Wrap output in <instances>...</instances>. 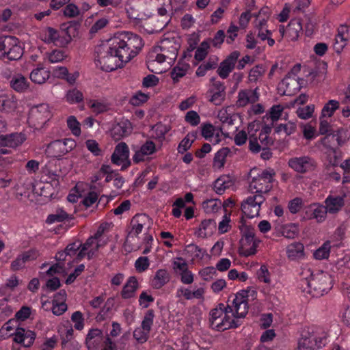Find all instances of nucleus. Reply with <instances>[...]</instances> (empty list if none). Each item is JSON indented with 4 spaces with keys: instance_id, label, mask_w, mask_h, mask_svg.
<instances>
[{
    "instance_id": "nucleus-1",
    "label": "nucleus",
    "mask_w": 350,
    "mask_h": 350,
    "mask_svg": "<svg viewBox=\"0 0 350 350\" xmlns=\"http://www.w3.org/2000/svg\"><path fill=\"white\" fill-rule=\"evenodd\" d=\"M111 40V45L119 53V60L124 63L135 57L144 46L140 36L129 31L118 33Z\"/></svg>"
},
{
    "instance_id": "nucleus-2",
    "label": "nucleus",
    "mask_w": 350,
    "mask_h": 350,
    "mask_svg": "<svg viewBox=\"0 0 350 350\" xmlns=\"http://www.w3.org/2000/svg\"><path fill=\"white\" fill-rule=\"evenodd\" d=\"M116 57L119 59V53L111 45V39L95 48V64L102 70L105 72L115 70L118 66Z\"/></svg>"
},
{
    "instance_id": "nucleus-3",
    "label": "nucleus",
    "mask_w": 350,
    "mask_h": 350,
    "mask_svg": "<svg viewBox=\"0 0 350 350\" xmlns=\"http://www.w3.org/2000/svg\"><path fill=\"white\" fill-rule=\"evenodd\" d=\"M23 48L19 40L12 36H0V59L3 61H18L23 55Z\"/></svg>"
},
{
    "instance_id": "nucleus-4",
    "label": "nucleus",
    "mask_w": 350,
    "mask_h": 350,
    "mask_svg": "<svg viewBox=\"0 0 350 350\" xmlns=\"http://www.w3.org/2000/svg\"><path fill=\"white\" fill-rule=\"evenodd\" d=\"M257 171V168H253L250 172V176L252 178L250 189L256 190V193H268L272 189L275 173L273 169H265L260 173L256 174Z\"/></svg>"
},
{
    "instance_id": "nucleus-5",
    "label": "nucleus",
    "mask_w": 350,
    "mask_h": 350,
    "mask_svg": "<svg viewBox=\"0 0 350 350\" xmlns=\"http://www.w3.org/2000/svg\"><path fill=\"white\" fill-rule=\"evenodd\" d=\"M310 282V290L305 293L312 295V297L323 296L332 288L330 276L323 272L314 275L313 280Z\"/></svg>"
},
{
    "instance_id": "nucleus-6",
    "label": "nucleus",
    "mask_w": 350,
    "mask_h": 350,
    "mask_svg": "<svg viewBox=\"0 0 350 350\" xmlns=\"http://www.w3.org/2000/svg\"><path fill=\"white\" fill-rule=\"evenodd\" d=\"M75 146L76 142L72 139L55 140L47 146L46 152L51 157L60 158L70 152Z\"/></svg>"
},
{
    "instance_id": "nucleus-7",
    "label": "nucleus",
    "mask_w": 350,
    "mask_h": 350,
    "mask_svg": "<svg viewBox=\"0 0 350 350\" xmlns=\"http://www.w3.org/2000/svg\"><path fill=\"white\" fill-rule=\"evenodd\" d=\"M288 164L293 170L301 174L314 171L317 166L316 161L309 156L293 157L288 160Z\"/></svg>"
},
{
    "instance_id": "nucleus-8",
    "label": "nucleus",
    "mask_w": 350,
    "mask_h": 350,
    "mask_svg": "<svg viewBox=\"0 0 350 350\" xmlns=\"http://www.w3.org/2000/svg\"><path fill=\"white\" fill-rule=\"evenodd\" d=\"M111 162L113 164L120 165L122 164L121 170H124L131 164L129 159V149L125 142H120L116 145L114 151L111 157Z\"/></svg>"
},
{
    "instance_id": "nucleus-9",
    "label": "nucleus",
    "mask_w": 350,
    "mask_h": 350,
    "mask_svg": "<svg viewBox=\"0 0 350 350\" xmlns=\"http://www.w3.org/2000/svg\"><path fill=\"white\" fill-rule=\"evenodd\" d=\"M161 51L171 62L176 59L178 51L180 47V38L176 37L164 38L158 45Z\"/></svg>"
},
{
    "instance_id": "nucleus-10",
    "label": "nucleus",
    "mask_w": 350,
    "mask_h": 350,
    "mask_svg": "<svg viewBox=\"0 0 350 350\" xmlns=\"http://www.w3.org/2000/svg\"><path fill=\"white\" fill-rule=\"evenodd\" d=\"M240 56V52L234 51L232 52L226 58L223 60L217 70L219 76L222 79H226L230 73L233 70L238 58Z\"/></svg>"
},
{
    "instance_id": "nucleus-11",
    "label": "nucleus",
    "mask_w": 350,
    "mask_h": 350,
    "mask_svg": "<svg viewBox=\"0 0 350 350\" xmlns=\"http://www.w3.org/2000/svg\"><path fill=\"white\" fill-rule=\"evenodd\" d=\"M324 338H317L309 332L302 334L301 338L299 340L298 347L299 350H314L319 349L323 346Z\"/></svg>"
},
{
    "instance_id": "nucleus-12",
    "label": "nucleus",
    "mask_w": 350,
    "mask_h": 350,
    "mask_svg": "<svg viewBox=\"0 0 350 350\" xmlns=\"http://www.w3.org/2000/svg\"><path fill=\"white\" fill-rule=\"evenodd\" d=\"M10 336H14L13 340L18 344H22L25 347H31L36 337V334L31 330H26L23 327H17L14 334Z\"/></svg>"
},
{
    "instance_id": "nucleus-13",
    "label": "nucleus",
    "mask_w": 350,
    "mask_h": 350,
    "mask_svg": "<svg viewBox=\"0 0 350 350\" xmlns=\"http://www.w3.org/2000/svg\"><path fill=\"white\" fill-rule=\"evenodd\" d=\"M349 139L348 131L341 128L338 129L336 132L329 133L324 137L321 140V143L325 147H330V146H332L331 142L335 140L337 142L338 146H341L345 144Z\"/></svg>"
},
{
    "instance_id": "nucleus-14",
    "label": "nucleus",
    "mask_w": 350,
    "mask_h": 350,
    "mask_svg": "<svg viewBox=\"0 0 350 350\" xmlns=\"http://www.w3.org/2000/svg\"><path fill=\"white\" fill-rule=\"evenodd\" d=\"M300 81H302V79L292 77L291 73H288L280 84L286 88L282 95L291 96L299 91L301 88Z\"/></svg>"
},
{
    "instance_id": "nucleus-15",
    "label": "nucleus",
    "mask_w": 350,
    "mask_h": 350,
    "mask_svg": "<svg viewBox=\"0 0 350 350\" xmlns=\"http://www.w3.org/2000/svg\"><path fill=\"white\" fill-rule=\"evenodd\" d=\"M260 242L256 237H242L240 240L239 254L246 257L255 254Z\"/></svg>"
},
{
    "instance_id": "nucleus-16",
    "label": "nucleus",
    "mask_w": 350,
    "mask_h": 350,
    "mask_svg": "<svg viewBox=\"0 0 350 350\" xmlns=\"http://www.w3.org/2000/svg\"><path fill=\"white\" fill-rule=\"evenodd\" d=\"M238 99L237 105L238 107H245L249 103H255L259 100V94L258 88L254 90H241L238 93Z\"/></svg>"
},
{
    "instance_id": "nucleus-17",
    "label": "nucleus",
    "mask_w": 350,
    "mask_h": 350,
    "mask_svg": "<svg viewBox=\"0 0 350 350\" xmlns=\"http://www.w3.org/2000/svg\"><path fill=\"white\" fill-rule=\"evenodd\" d=\"M31 116L38 121L40 124H44L52 116L48 104L42 103L31 110Z\"/></svg>"
},
{
    "instance_id": "nucleus-18",
    "label": "nucleus",
    "mask_w": 350,
    "mask_h": 350,
    "mask_svg": "<svg viewBox=\"0 0 350 350\" xmlns=\"http://www.w3.org/2000/svg\"><path fill=\"white\" fill-rule=\"evenodd\" d=\"M244 297V295L237 293L232 300V306L235 310L233 315L235 319L243 318L248 312V301Z\"/></svg>"
},
{
    "instance_id": "nucleus-19",
    "label": "nucleus",
    "mask_w": 350,
    "mask_h": 350,
    "mask_svg": "<svg viewBox=\"0 0 350 350\" xmlns=\"http://www.w3.org/2000/svg\"><path fill=\"white\" fill-rule=\"evenodd\" d=\"M302 31V25L299 19H292L288 25H287L286 29L284 27L280 28V32L282 36L285 33L286 36L291 40H296L299 36V33Z\"/></svg>"
},
{
    "instance_id": "nucleus-20",
    "label": "nucleus",
    "mask_w": 350,
    "mask_h": 350,
    "mask_svg": "<svg viewBox=\"0 0 350 350\" xmlns=\"http://www.w3.org/2000/svg\"><path fill=\"white\" fill-rule=\"evenodd\" d=\"M166 59L165 54L161 51V49L159 46H154L152 50L149 52L147 61V66L149 70L154 73H160L161 71H158L156 69L152 68V66L155 64V62L163 63Z\"/></svg>"
},
{
    "instance_id": "nucleus-21",
    "label": "nucleus",
    "mask_w": 350,
    "mask_h": 350,
    "mask_svg": "<svg viewBox=\"0 0 350 350\" xmlns=\"http://www.w3.org/2000/svg\"><path fill=\"white\" fill-rule=\"evenodd\" d=\"M25 139V135L21 133H15L5 135H0V146L15 148L22 144Z\"/></svg>"
},
{
    "instance_id": "nucleus-22",
    "label": "nucleus",
    "mask_w": 350,
    "mask_h": 350,
    "mask_svg": "<svg viewBox=\"0 0 350 350\" xmlns=\"http://www.w3.org/2000/svg\"><path fill=\"white\" fill-rule=\"evenodd\" d=\"M156 151L155 144L150 140H148L144 144L139 150H137L133 157V160L135 163L144 161V157L153 154Z\"/></svg>"
},
{
    "instance_id": "nucleus-23",
    "label": "nucleus",
    "mask_w": 350,
    "mask_h": 350,
    "mask_svg": "<svg viewBox=\"0 0 350 350\" xmlns=\"http://www.w3.org/2000/svg\"><path fill=\"white\" fill-rule=\"evenodd\" d=\"M131 131V123L128 120L122 121L113 126L111 130V135L115 141H118L129 135Z\"/></svg>"
},
{
    "instance_id": "nucleus-24",
    "label": "nucleus",
    "mask_w": 350,
    "mask_h": 350,
    "mask_svg": "<svg viewBox=\"0 0 350 350\" xmlns=\"http://www.w3.org/2000/svg\"><path fill=\"white\" fill-rule=\"evenodd\" d=\"M81 26V23L77 21H71L62 25V33L65 34L64 44H68L72 40V37H75L77 34V31ZM63 44V42H61Z\"/></svg>"
},
{
    "instance_id": "nucleus-25",
    "label": "nucleus",
    "mask_w": 350,
    "mask_h": 350,
    "mask_svg": "<svg viewBox=\"0 0 350 350\" xmlns=\"http://www.w3.org/2000/svg\"><path fill=\"white\" fill-rule=\"evenodd\" d=\"M249 149L253 153H258L262 150L260 157L264 160H268L272 156L269 147H261L254 135H251L249 138Z\"/></svg>"
},
{
    "instance_id": "nucleus-26",
    "label": "nucleus",
    "mask_w": 350,
    "mask_h": 350,
    "mask_svg": "<svg viewBox=\"0 0 350 350\" xmlns=\"http://www.w3.org/2000/svg\"><path fill=\"white\" fill-rule=\"evenodd\" d=\"M148 219V216L145 214L135 215L131 221L132 230L129 234L137 236L142 232L144 226L146 225Z\"/></svg>"
},
{
    "instance_id": "nucleus-27",
    "label": "nucleus",
    "mask_w": 350,
    "mask_h": 350,
    "mask_svg": "<svg viewBox=\"0 0 350 350\" xmlns=\"http://www.w3.org/2000/svg\"><path fill=\"white\" fill-rule=\"evenodd\" d=\"M138 287L139 284L137 278L135 276L129 277L121 291L122 297L123 299L133 297Z\"/></svg>"
},
{
    "instance_id": "nucleus-28",
    "label": "nucleus",
    "mask_w": 350,
    "mask_h": 350,
    "mask_svg": "<svg viewBox=\"0 0 350 350\" xmlns=\"http://www.w3.org/2000/svg\"><path fill=\"white\" fill-rule=\"evenodd\" d=\"M325 208L328 213H337L344 206V198L341 196H329L325 201Z\"/></svg>"
},
{
    "instance_id": "nucleus-29",
    "label": "nucleus",
    "mask_w": 350,
    "mask_h": 350,
    "mask_svg": "<svg viewBox=\"0 0 350 350\" xmlns=\"http://www.w3.org/2000/svg\"><path fill=\"white\" fill-rule=\"evenodd\" d=\"M42 40L46 43H55L57 44L59 40L61 37L64 39L66 37L65 34L59 33L57 29L47 27L42 30Z\"/></svg>"
},
{
    "instance_id": "nucleus-30",
    "label": "nucleus",
    "mask_w": 350,
    "mask_h": 350,
    "mask_svg": "<svg viewBox=\"0 0 350 350\" xmlns=\"http://www.w3.org/2000/svg\"><path fill=\"white\" fill-rule=\"evenodd\" d=\"M286 254L289 259L296 260L304 256V246L300 242H295L286 247Z\"/></svg>"
},
{
    "instance_id": "nucleus-31",
    "label": "nucleus",
    "mask_w": 350,
    "mask_h": 350,
    "mask_svg": "<svg viewBox=\"0 0 350 350\" xmlns=\"http://www.w3.org/2000/svg\"><path fill=\"white\" fill-rule=\"evenodd\" d=\"M10 87L18 92H23L29 88L27 79L21 74L12 77L10 81Z\"/></svg>"
},
{
    "instance_id": "nucleus-32",
    "label": "nucleus",
    "mask_w": 350,
    "mask_h": 350,
    "mask_svg": "<svg viewBox=\"0 0 350 350\" xmlns=\"http://www.w3.org/2000/svg\"><path fill=\"white\" fill-rule=\"evenodd\" d=\"M170 275L165 269H159L152 280V286L159 289L170 281Z\"/></svg>"
},
{
    "instance_id": "nucleus-33",
    "label": "nucleus",
    "mask_w": 350,
    "mask_h": 350,
    "mask_svg": "<svg viewBox=\"0 0 350 350\" xmlns=\"http://www.w3.org/2000/svg\"><path fill=\"white\" fill-rule=\"evenodd\" d=\"M308 212L310 213V218H314L319 222H321L325 219L328 211L325 206L313 204L309 206Z\"/></svg>"
},
{
    "instance_id": "nucleus-34",
    "label": "nucleus",
    "mask_w": 350,
    "mask_h": 350,
    "mask_svg": "<svg viewBox=\"0 0 350 350\" xmlns=\"http://www.w3.org/2000/svg\"><path fill=\"white\" fill-rule=\"evenodd\" d=\"M74 219L73 215L68 214L63 208H57L55 213L51 214L46 219V223L53 224L55 222H62L65 220H72Z\"/></svg>"
},
{
    "instance_id": "nucleus-35",
    "label": "nucleus",
    "mask_w": 350,
    "mask_h": 350,
    "mask_svg": "<svg viewBox=\"0 0 350 350\" xmlns=\"http://www.w3.org/2000/svg\"><path fill=\"white\" fill-rule=\"evenodd\" d=\"M240 325L239 319H232L228 314H225L220 320L219 323H217L216 329L218 331H224L230 328H236Z\"/></svg>"
},
{
    "instance_id": "nucleus-36",
    "label": "nucleus",
    "mask_w": 350,
    "mask_h": 350,
    "mask_svg": "<svg viewBox=\"0 0 350 350\" xmlns=\"http://www.w3.org/2000/svg\"><path fill=\"white\" fill-rule=\"evenodd\" d=\"M314 275L312 274V272L310 269L306 268L303 269L301 272V278L299 280V288L302 292L305 293L306 291L310 290V282L313 280V277Z\"/></svg>"
},
{
    "instance_id": "nucleus-37",
    "label": "nucleus",
    "mask_w": 350,
    "mask_h": 350,
    "mask_svg": "<svg viewBox=\"0 0 350 350\" xmlns=\"http://www.w3.org/2000/svg\"><path fill=\"white\" fill-rule=\"evenodd\" d=\"M50 77V72L44 68L33 69L30 74V79L32 82L38 84L44 83Z\"/></svg>"
},
{
    "instance_id": "nucleus-38",
    "label": "nucleus",
    "mask_w": 350,
    "mask_h": 350,
    "mask_svg": "<svg viewBox=\"0 0 350 350\" xmlns=\"http://www.w3.org/2000/svg\"><path fill=\"white\" fill-rule=\"evenodd\" d=\"M241 208L242 213L249 218H253L255 216H258L260 209L259 206L254 203H250L248 202V198L241 203Z\"/></svg>"
},
{
    "instance_id": "nucleus-39",
    "label": "nucleus",
    "mask_w": 350,
    "mask_h": 350,
    "mask_svg": "<svg viewBox=\"0 0 350 350\" xmlns=\"http://www.w3.org/2000/svg\"><path fill=\"white\" fill-rule=\"evenodd\" d=\"M16 101L13 96L8 95L0 96V110L10 112L14 111L16 108Z\"/></svg>"
},
{
    "instance_id": "nucleus-40",
    "label": "nucleus",
    "mask_w": 350,
    "mask_h": 350,
    "mask_svg": "<svg viewBox=\"0 0 350 350\" xmlns=\"http://www.w3.org/2000/svg\"><path fill=\"white\" fill-rule=\"evenodd\" d=\"M230 152L228 148H222L217 152L213 159V167L221 169L224 167L226 158Z\"/></svg>"
},
{
    "instance_id": "nucleus-41",
    "label": "nucleus",
    "mask_w": 350,
    "mask_h": 350,
    "mask_svg": "<svg viewBox=\"0 0 350 350\" xmlns=\"http://www.w3.org/2000/svg\"><path fill=\"white\" fill-rule=\"evenodd\" d=\"M189 68V65L188 64H180V63L178 62L170 72L171 77L174 82L177 83L180 78L183 77L186 75Z\"/></svg>"
},
{
    "instance_id": "nucleus-42",
    "label": "nucleus",
    "mask_w": 350,
    "mask_h": 350,
    "mask_svg": "<svg viewBox=\"0 0 350 350\" xmlns=\"http://www.w3.org/2000/svg\"><path fill=\"white\" fill-rule=\"evenodd\" d=\"M216 229V222L214 219H204L201 222L199 228V236L206 237L208 234H211Z\"/></svg>"
},
{
    "instance_id": "nucleus-43",
    "label": "nucleus",
    "mask_w": 350,
    "mask_h": 350,
    "mask_svg": "<svg viewBox=\"0 0 350 350\" xmlns=\"http://www.w3.org/2000/svg\"><path fill=\"white\" fill-rule=\"evenodd\" d=\"M102 335L103 332L99 329H90L85 338V342L88 348L90 349L91 348L95 347L96 345L98 344L99 340L96 341L94 339L97 337L100 338L102 337Z\"/></svg>"
},
{
    "instance_id": "nucleus-44",
    "label": "nucleus",
    "mask_w": 350,
    "mask_h": 350,
    "mask_svg": "<svg viewBox=\"0 0 350 350\" xmlns=\"http://www.w3.org/2000/svg\"><path fill=\"white\" fill-rule=\"evenodd\" d=\"M8 300V297L0 300V321L5 320L13 313V308L7 304Z\"/></svg>"
},
{
    "instance_id": "nucleus-45",
    "label": "nucleus",
    "mask_w": 350,
    "mask_h": 350,
    "mask_svg": "<svg viewBox=\"0 0 350 350\" xmlns=\"http://www.w3.org/2000/svg\"><path fill=\"white\" fill-rule=\"evenodd\" d=\"M185 251L187 254H189L191 256L198 259H202L204 255L206 254L205 250L202 249L193 243L187 245Z\"/></svg>"
},
{
    "instance_id": "nucleus-46",
    "label": "nucleus",
    "mask_w": 350,
    "mask_h": 350,
    "mask_svg": "<svg viewBox=\"0 0 350 350\" xmlns=\"http://www.w3.org/2000/svg\"><path fill=\"white\" fill-rule=\"evenodd\" d=\"M339 105L340 104L338 101L336 100H329L323 107L321 112V116H332L334 111L339 108Z\"/></svg>"
},
{
    "instance_id": "nucleus-47",
    "label": "nucleus",
    "mask_w": 350,
    "mask_h": 350,
    "mask_svg": "<svg viewBox=\"0 0 350 350\" xmlns=\"http://www.w3.org/2000/svg\"><path fill=\"white\" fill-rule=\"evenodd\" d=\"M299 233V228L295 224H291L282 228V234L287 239H294Z\"/></svg>"
},
{
    "instance_id": "nucleus-48",
    "label": "nucleus",
    "mask_w": 350,
    "mask_h": 350,
    "mask_svg": "<svg viewBox=\"0 0 350 350\" xmlns=\"http://www.w3.org/2000/svg\"><path fill=\"white\" fill-rule=\"evenodd\" d=\"M154 317V312L153 310H148L144 317L142 322L141 327L142 329H145L146 332H150L152 325L153 324V320Z\"/></svg>"
},
{
    "instance_id": "nucleus-49",
    "label": "nucleus",
    "mask_w": 350,
    "mask_h": 350,
    "mask_svg": "<svg viewBox=\"0 0 350 350\" xmlns=\"http://www.w3.org/2000/svg\"><path fill=\"white\" fill-rule=\"evenodd\" d=\"M330 243L327 241L314 252V257L316 259L321 260L327 258L329 254Z\"/></svg>"
},
{
    "instance_id": "nucleus-50",
    "label": "nucleus",
    "mask_w": 350,
    "mask_h": 350,
    "mask_svg": "<svg viewBox=\"0 0 350 350\" xmlns=\"http://www.w3.org/2000/svg\"><path fill=\"white\" fill-rule=\"evenodd\" d=\"M67 125L74 135L79 136L81 135L80 124L75 116H71L68 118Z\"/></svg>"
},
{
    "instance_id": "nucleus-51",
    "label": "nucleus",
    "mask_w": 350,
    "mask_h": 350,
    "mask_svg": "<svg viewBox=\"0 0 350 350\" xmlns=\"http://www.w3.org/2000/svg\"><path fill=\"white\" fill-rule=\"evenodd\" d=\"M224 314V311L221 309H213L210 312V323L211 326L213 329H216L217 327V323H219L220 322V320L221 319V317Z\"/></svg>"
},
{
    "instance_id": "nucleus-52",
    "label": "nucleus",
    "mask_w": 350,
    "mask_h": 350,
    "mask_svg": "<svg viewBox=\"0 0 350 350\" xmlns=\"http://www.w3.org/2000/svg\"><path fill=\"white\" fill-rule=\"evenodd\" d=\"M66 99L70 103H79L83 100V96L77 89H72L69 90L66 94Z\"/></svg>"
},
{
    "instance_id": "nucleus-53",
    "label": "nucleus",
    "mask_w": 350,
    "mask_h": 350,
    "mask_svg": "<svg viewBox=\"0 0 350 350\" xmlns=\"http://www.w3.org/2000/svg\"><path fill=\"white\" fill-rule=\"evenodd\" d=\"M327 149V160L329 164L333 167L338 165L340 158L336 154V150L330 146V147H325Z\"/></svg>"
},
{
    "instance_id": "nucleus-54",
    "label": "nucleus",
    "mask_w": 350,
    "mask_h": 350,
    "mask_svg": "<svg viewBox=\"0 0 350 350\" xmlns=\"http://www.w3.org/2000/svg\"><path fill=\"white\" fill-rule=\"evenodd\" d=\"M282 111H283V107L280 105H273L270 109L269 115L268 116V114H266L264 116V118H267V119L271 118L272 122H273L280 118Z\"/></svg>"
},
{
    "instance_id": "nucleus-55",
    "label": "nucleus",
    "mask_w": 350,
    "mask_h": 350,
    "mask_svg": "<svg viewBox=\"0 0 350 350\" xmlns=\"http://www.w3.org/2000/svg\"><path fill=\"white\" fill-rule=\"evenodd\" d=\"M24 263L36 260L39 256V252L36 249H31L19 254Z\"/></svg>"
},
{
    "instance_id": "nucleus-56",
    "label": "nucleus",
    "mask_w": 350,
    "mask_h": 350,
    "mask_svg": "<svg viewBox=\"0 0 350 350\" xmlns=\"http://www.w3.org/2000/svg\"><path fill=\"white\" fill-rule=\"evenodd\" d=\"M150 332L142 329V327H137L133 332V337L139 343L145 342L149 335Z\"/></svg>"
},
{
    "instance_id": "nucleus-57",
    "label": "nucleus",
    "mask_w": 350,
    "mask_h": 350,
    "mask_svg": "<svg viewBox=\"0 0 350 350\" xmlns=\"http://www.w3.org/2000/svg\"><path fill=\"white\" fill-rule=\"evenodd\" d=\"M221 202H218L215 200H208L203 202V208L206 213L217 212L220 208Z\"/></svg>"
},
{
    "instance_id": "nucleus-58",
    "label": "nucleus",
    "mask_w": 350,
    "mask_h": 350,
    "mask_svg": "<svg viewBox=\"0 0 350 350\" xmlns=\"http://www.w3.org/2000/svg\"><path fill=\"white\" fill-rule=\"evenodd\" d=\"M265 69L260 65H257L252 68L249 73V80L250 81H256L259 77L262 75Z\"/></svg>"
},
{
    "instance_id": "nucleus-59",
    "label": "nucleus",
    "mask_w": 350,
    "mask_h": 350,
    "mask_svg": "<svg viewBox=\"0 0 350 350\" xmlns=\"http://www.w3.org/2000/svg\"><path fill=\"white\" fill-rule=\"evenodd\" d=\"M296 125L293 122H288L287 124H280L277 126L275 129L276 133H280L284 131L287 135L293 133L295 131Z\"/></svg>"
},
{
    "instance_id": "nucleus-60",
    "label": "nucleus",
    "mask_w": 350,
    "mask_h": 350,
    "mask_svg": "<svg viewBox=\"0 0 350 350\" xmlns=\"http://www.w3.org/2000/svg\"><path fill=\"white\" fill-rule=\"evenodd\" d=\"M90 106L94 113H101L108 110V105L98 100H91Z\"/></svg>"
},
{
    "instance_id": "nucleus-61",
    "label": "nucleus",
    "mask_w": 350,
    "mask_h": 350,
    "mask_svg": "<svg viewBox=\"0 0 350 350\" xmlns=\"http://www.w3.org/2000/svg\"><path fill=\"white\" fill-rule=\"evenodd\" d=\"M314 110V105H308L303 108H299L297 110V116L301 119H308L312 116Z\"/></svg>"
},
{
    "instance_id": "nucleus-62",
    "label": "nucleus",
    "mask_w": 350,
    "mask_h": 350,
    "mask_svg": "<svg viewBox=\"0 0 350 350\" xmlns=\"http://www.w3.org/2000/svg\"><path fill=\"white\" fill-rule=\"evenodd\" d=\"M185 120L191 126H197L200 122V118L199 115L196 111L193 110L189 111L186 113Z\"/></svg>"
},
{
    "instance_id": "nucleus-63",
    "label": "nucleus",
    "mask_w": 350,
    "mask_h": 350,
    "mask_svg": "<svg viewBox=\"0 0 350 350\" xmlns=\"http://www.w3.org/2000/svg\"><path fill=\"white\" fill-rule=\"evenodd\" d=\"M302 205V200L299 198H295L288 202V208L291 213L295 214L299 211Z\"/></svg>"
},
{
    "instance_id": "nucleus-64",
    "label": "nucleus",
    "mask_w": 350,
    "mask_h": 350,
    "mask_svg": "<svg viewBox=\"0 0 350 350\" xmlns=\"http://www.w3.org/2000/svg\"><path fill=\"white\" fill-rule=\"evenodd\" d=\"M199 274L204 280L208 281L217 275V270L215 267H207L200 271Z\"/></svg>"
}]
</instances>
